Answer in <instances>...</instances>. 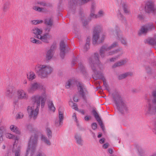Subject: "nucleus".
<instances>
[{
	"mask_svg": "<svg viewBox=\"0 0 156 156\" xmlns=\"http://www.w3.org/2000/svg\"><path fill=\"white\" fill-rule=\"evenodd\" d=\"M39 89H41L42 91L41 94L34 95L31 97V100L33 103L28 106L27 108L29 117L34 120L37 117L40 104L42 108L44 106L47 99L45 88L41 84L34 82L31 83L27 89V91L29 93H33Z\"/></svg>",
	"mask_w": 156,
	"mask_h": 156,
	"instance_id": "f257e3e1",
	"label": "nucleus"
},
{
	"mask_svg": "<svg viewBox=\"0 0 156 156\" xmlns=\"http://www.w3.org/2000/svg\"><path fill=\"white\" fill-rule=\"evenodd\" d=\"M99 56L98 53H94L88 58V62L90 68L93 73V78L95 80L102 79L103 82V85L105 89L108 90V86L106 80L103 77L101 70L103 66L99 60Z\"/></svg>",
	"mask_w": 156,
	"mask_h": 156,
	"instance_id": "f03ea898",
	"label": "nucleus"
},
{
	"mask_svg": "<svg viewBox=\"0 0 156 156\" xmlns=\"http://www.w3.org/2000/svg\"><path fill=\"white\" fill-rule=\"evenodd\" d=\"M147 101L145 110V115L147 116L154 115L156 113V90L153 91L150 95V98L145 97Z\"/></svg>",
	"mask_w": 156,
	"mask_h": 156,
	"instance_id": "7ed1b4c3",
	"label": "nucleus"
},
{
	"mask_svg": "<svg viewBox=\"0 0 156 156\" xmlns=\"http://www.w3.org/2000/svg\"><path fill=\"white\" fill-rule=\"evenodd\" d=\"M27 129L31 132V136L28 142V151L31 154L38 144V139L40 134L39 131L33 127L32 124H28L27 125Z\"/></svg>",
	"mask_w": 156,
	"mask_h": 156,
	"instance_id": "20e7f679",
	"label": "nucleus"
},
{
	"mask_svg": "<svg viewBox=\"0 0 156 156\" xmlns=\"http://www.w3.org/2000/svg\"><path fill=\"white\" fill-rule=\"evenodd\" d=\"M118 45L117 42H114L110 45L105 44L102 46L99 51V54L101 57L103 58L106 56L112 55L119 52L122 54L123 52L121 48H119L117 49L106 52L116 47Z\"/></svg>",
	"mask_w": 156,
	"mask_h": 156,
	"instance_id": "39448f33",
	"label": "nucleus"
},
{
	"mask_svg": "<svg viewBox=\"0 0 156 156\" xmlns=\"http://www.w3.org/2000/svg\"><path fill=\"white\" fill-rule=\"evenodd\" d=\"M114 103L115 104L118 111L122 114L127 113L129 108L124 101L120 93L118 91H115L112 94Z\"/></svg>",
	"mask_w": 156,
	"mask_h": 156,
	"instance_id": "423d86ee",
	"label": "nucleus"
},
{
	"mask_svg": "<svg viewBox=\"0 0 156 156\" xmlns=\"http://www.w3.org/2000/svg\"><path fill=\"white\" fill-rule=\"evenodd\" d=\"M77 81L74 78L69 79L67 82L66 87V88H69L73 86L75 84H77V86L78 92L80 95L84 99L86 98V95L88 94L87 91L85 87L83 84L80 82L77 83Z\"/></svg>",
	"mask_w": 156,
	"mask_h": 156,
	"instance_id": "0eeeda50",
	"label": "nucleus"
},
{
	"mask_svg": "<svg viewBox=\"0 0 156 156\" xmlns=\"http://www.w3.org/2000/svg\"><path fill=\"white\" fill-rule=\"evenodd\" d=\"M34 70L36 73L42 78L47 77L53 71L51 67L45 65H37L35 67Z\"/></svg>",
	"mask_w": 156,
	"mask_h": 156,
	"instance_id": "6e6552de",
	"label": "nucleus"
},
{
	"mask_svg": "<svg viewBox=\"0 0 156 156\" xmlns=\"http://www.w3.org/2000/svg\"><path fill=\"white\" fill-rule=\"evenodd\" d=\"M155 26L154 24L150 22L142 26L138 33V35L146 34L148 32H151L154 30Z\"/></svg>",
	"mask_w": 156,
	"mask_h": 156,
	"instance_id": "1a4fd4ad",
	"label": "nucleus"
},
{
	"mask_svg": "<svg viewBox=\"0 0 156 156\" xmlns=\"http://www.w3.org/2000/svg\"><path fill=\"white\" fill-rule=\"evenodd\" d=\"M144 11L148 14H154L155 13L156 8L155 2L152 0H149L146 2L144 5Z\"/></svg>",
	"mask_w": 156,
	"mask_h": 156,
	"instance_id": "9d476101",
	"label": "nucleus"
},
{
	"mask_svg": "<svg viewBox=\"0 0 156 156\" xmlns=\"http://www.w3.org/2000/svg\"><path fill=\"white\" fill-rule=\"evenodd\" d=\"M58 118L56 119L55 121V124L57 127H60L63 123L64 119V109L60 108L58 109Z\"/></svg>",
	"mask_w": 156,
	"mask_h": 156,
	"instance_id": "9b49d317",
	"label": "nucleus"
},
{
	"mask_svg": "<svg viewBox=\"0 0 156 156\" xmlns=\"http://www.w3.org/2000/svg\"><path fill=\"white\" fill-rule=\"evenodd\" d=\"M115 0L118 4L122 7L124 14L126 15H129L130 14V12L128 5L124 0Z\"/></svg>",
	"mask_w": 156,
	"mask_h": 156,
	"instance_id": "f8f14e48",
	"label": "nucleus"
},
{
	"mask_svg": "<svg viewBox=\"0 0 156 156\" xmlns=\"http://www.w3.org/2000/svg\"><path fill=\"white\" fill-rule=\"evenodd\" d=\"M15 92V87L12 85H9L7 88L5 95L9 98H12L14 96Z\"/></svg>",
	"mask_w": 156,
	"mask_h": 156,
	"instance_id": "ddd939ff",
	"label": "nucleus"
},
{
	"mask_svg": "<svg viewBox=\"0 0 156 156\" xmlns=\"http://www.w3.org/2000/svg\"><path fill=\"white\" fill-rule=\"evenodd\" d=\"M60 55L61 57L63 58L66 52L69 50V48L65 43L62 41L60 44Z\"/></svg>",
	"mask_w": 156,
	"mask_h": 156,
	"instance_id": "4468645a",
	"label": "nucleus"
},
{
	"mask_svg": "<svg viewBox=\"0 0 156 156\" xmlns=\"http://www.w3.org/2000/svg\"><path fill=\"white\" fill-rule=\"evenodd\" d=\"M17 98L19 100H26L28 99V95L23 89L18 90L17 91Z\"/></svg>",
	"mask_w": 156,
	"mask_h": 156,
	"instance_id": "2eb2a0df",
	"label": "nucleus"
},
{
	"mask_svg": "<svg viewBox=\"0 0 156 156\" xmlns=\"http://www.w3.org/2000/svg\"><path fill=\"white\" fill-rule=\"evenodd\" d=\"M55 48V45H52L51 46L50 49L47 51L46 54V58L47 60H50L53 57Z\"/></svg>",
	"mask_w": 156,
	"mask_h": 156,
	"instance_id": "dca6fc26",
	"label": "nucleus"
},
{
	"mask_svg": "<svg viewBox=\"0 0 156 156\" xmlns=\"http://www.w3.org/2000/svg\"><path fill=\"white\" fill-rule=\"evenodd\" d=\"M51 38V36L48 33H45L42 35H41L37 37V38L41 40L43 42L48 43L49 40Z\"/></svg>",
	"mask_w": 156,
	"mask_h": 156,
	"instance_id": "f3484780",
	"label": "nucleus"
},
{
	"mask_svg": "<svg viewBox=\"0 0 156 156\" xmlns=\"http://www.w3.org/2000/svg\"><path fill=\"white\" fill-rule=\"evenodd\" d=\"M128 61V59L127 58H124L115 63L112 67L113 68H115L122 66L125 65Z\"/></svg>",
	"mask_w": 156,
	"mask_h": 156,
	"instance_id": "a211bd4d",
	"label": "nucleus"
},
{
	"mask_svg": "<svg viewBox=\"0 0 156 156\" xmlns=\"http://www.w3.org/2000/svg\"><path fill=\"white\" fill-rule=\"evenodd\" d=\"M156 65L155 62H152L150 66H148L146 67L145 69L147 74L149 75L152 74L154 71V66Z\"/></svg>",
	"mask_w": 156,
	"mask_h": 156,
	"instance_id": "6ab92c4d",
	"label": "nucleus"
},
{
	"mask_svg": "<svg viewBox=\"0 0 156 156\" xmlns=\"http://www.w3.org/2000/svg\"><path fill=\"white\" fill-rule=\"evenodd\" d=\"M76 5L77 2L76 0H70L69 2V12L70 13H74Z\"/></svg>",
	"mask_w": 156,
	"mask_h": 156,
	"instance_id": "aec40b11",
	"label": "nucleus"
},
{
	"mask_svg": "<svg viewBox=\"0 0 156 156\" xmlns=\"http://www.w3.org/2000/svg\"><path fill=\"white\" fill-rule=\"evenodd\" d=\"M31 33L34 35L35 37L37 38V37L41 35L42 33V30L39 29L37 27L33 28L31 31Z\"/></svg>",
	"mask_w": 156,
	"mask_h": 156,
	"instance_id": "412c9836",
	"label": "nucleus"
},
{
	"mask_svg": "<svg viewBox=\"0 0 156 156\" xmlns=\"http://www.w3.org/2000/svg\"><path fill=\"white\" fill-rule=\"evenodd\" d=\"M92 113L95 118L97 121L98 122V123L103 130L104 129V126L101 120L100 117L99 116L98 113L94 110L92 111Z\"/></svg>",
	"mask_w": 156,
	"mask_h": 156,
	"instance_id": "4be33fe9",
	"label": "nucleus"
},
{
	"mask_svg": "<svg viewBox=\"0 0 156 156\" xmlns=\"http://www.w3.org/2000/svg\"><path fill=\"white\" fill-rule=\"evenodd\" d=\"M5 136L7 138H9V139H12L15 140V142L14 144H13V150H17V149H15V147H17V142H18V138L16 136L12 135V134L9 133H6V134Z\"/></svg>",
	"mask_w": 156,
	"mask_h": 156,
	"instance_id": "5701e85b",
	"label": "nucleus"
},
{
	"mask_svg": "<svg viewBox=\"0 0 156 156\" xmlns=\"http://www.w3.org/2000/svg\"><path fill=\"white\" fill-rule=\"evenodd\" d=\"M10 2L9 0H7L5 2L2 8L3 13L5 14L8 11L10 8Z\"/></svg>",
	"mask_w": 156,
	"mask_h": 156,
	"instance_id": "b1692460",
	"label": "nucleus"
},
{
	"mask_svg": "<svg viewBox=\"0 0 156 156\" xmlns=\"http://www.w3.org/2000/svg\"><path fill=\"white\" fill-rule=\"evenodd\" d=\"M144 42L151 45H154L156 44V37L154 36L152 37L149 38L145 39Z\"/></svg>",
	"mask_w": 156,
	"mask_h": 156,
	"instance_id": "393cba45",
	"label": "nucleus"
},
{
	"mask_svg": "<svg viewBox=\"0 0 156 156\" xmlns=\"http://www.w3.org/2000/svg\"><path fill=\"white\" fill-rule=\"evenodd\" d=\"M119 28L116 27V28H110L108 29L109 33L111 35L115 36L116 37H119L118 31Z\"/></svg>",
	"mask_w": 156,
	"mask_h": 156,
	"instance_id": "a878e982",
	"label": "nucleus"
},
{
	"mask_svg": "<svg viewBox=\"0 0 156 156\" xmlns=\"http://www.w3.org/2000/svg\"><path fill=\"white\" fill-rule=\"evenodd\" d=\"M76 142L79 145L82 146L83 144V141L81 135L80 134L76 133V134L75 136Z\"/></svg>",
	"mask_w": 156,
	"mask_h": 156,
	"instance_id": "bb28decb",
	"label": "nucleus"
},
{
	"mask_svg": "<svg viewBox=\"0 0 156 156\" xmlns=\"http://www.w3.org/2000/svg\"><path fill=\"white\" fill-rule=\"evenodd\" d=\"M99 37V34L93 32L92 37L93 43L94 44H98V40Z\"/></svg>",
	"mask_w": 156,
	"mask_h": 156,
	"instance_id": "cd10ccee",
	"label": "nucleus"
},
{
	"mask_svg": "<svg viewBox=\"0 0 156 156\" xmlns=\"http://www.w3.org/2000/svg\"><path fill=\"white\" fill-rule=\"evenodd\" d=\"M5 132V127L3 126H0V143L2 142L3 140V134Z\"/></svg>",
	"mask_w": 156,
	"mask_h": 156,
	"instance_id": "c85d7f7f",
	"label": "nucleus"
},
{
	"mask_svg": "<svg viewBox=\"0 0 156 156\" xmlns=\"http://www.w3.org/2000/svg\"><path fill=\"white\" fill-rule=\"evenodd\" d=\"M73 119H74V121L76 122V124L77 127L81 130H84L85 129L80 124L77 119L76 114L75 113H73L72 116Z\"/></svg>",
	"mask_w": 156,
	"mask_h": 156,
	"instance_id": "c756f323",
	"label": "nucleus"
},
{
	"mask_svg": "<svg viewBox=\"0 0 156 156\" xmlns=\"http://www.w3.org/2000/svg\"><path fill=\"white\" fill-rule=\"evenodd\" d=\"M10 130L13 132L17 134H20V131L16 126L13 125H11L10 126Z\"/></svg>",
	"mask_w": 156,
	"mask_h": 156,
	"instance_id": "7c9ffc66",
	"label": "nucleus"
},
{
	"mask_svg": "<svg viewBox=\"0 0 156 156\" xmlns=\"http://www.w3.org/2000/svg\"><path fill=\"white\" fill-rule=\"evenodd\" d=\"M41 141L44 142L46 144L48 145H50L51 144L50 141L48 139L47 137L45 135L41 134Z\"/></svg>",
	"mask_w": 156,
	"mask_h": 156,
	"instance_id": "2f4dec72",
	"label": "nucleus"
},
{
	"mask_svg": "<svg viewBox=\"0 0 156 156\" xmlns=\"http://www.w3.org/2000/svg\"><path fill=\"white\" fill-rule=\"evenodd\" d=\"M27 79L30 81H31L36 78V75L34 72L31 71L27 74Z\"/></svg>",
	"mask_w": 156,
	"mask_h": 156,
	"instance_id": "473e14b6",
	"label": "nucleus"
},
{
	"mask_svg": "<svg viewBox=\"0 0 156 156\" xmlns=\"http://www.w3.org/2000/svg\"><path fill=\"white\" fill-rule=\"evenodd\" d=\"M133 73L131 72H127L124 73H122L120 75L118 76V78L119 80H122L128 76H131Z\"/></svg>",
	"mask_w": 156,
	"mask_h": 156,
	"instance_id": "72a5a7b5",
	"label": "nucleus"
},
{
	"mask_svg": "<svg viewBox=\"0 0 156 156\" xmlns=\"http://www.w3.org/2000/svg\"><path fill=\"white\" fill-rule=\"evenodd\" d=\"M90 37H87V40L86 44L84 46L83 50L84 51H86L89 48L90 42Z\"/></svg>",
	"mask_w": 156,
	"mask_h": 156,
	"instance_id": "f704fd0d",
	"label": "nucleus"
},
{
	"mask_svg": "<svg viewBox=\"0 0 156 156\" xmlns=\"http://www.w3.org/2000/svg\"><path fill=\"white\" fill-rule=\"evenodd\" d=\"M48 106L49 109L54 112L55 111V107L52 101H49L48 103Z\"/></svg>",
	"mask_w": 156,
	"mask_h": 156,
	"instance_id": "c9c22d12",
	"label": "nucleus"
},
{
	"mask_svg": "<svg viewBox=\"0 0 156 156\" xmlns=\"http://www.w3.org/2000/svg\"><path fill=\"white\" fill-rule=\"evenodd\" d=\"M102 30V27L100 25H96L94 27L93 32L99 34Z\"/></svg>",
	"mask_w": 156,
	"mask_h": 156,
	"instance_id": "e433bc0d",
	"label": "nucleus"
},
{
	"mask_svg": "<svg viewBox=\"0 0 156 156\" xmlns=\"http://www.w3.org/2000/svg\"><path fill=\"white\" fill-rule=\"evenodd\" d=\"M45 23L47 26H52L53 23V20L51 18H47L45 20Z\"/></svg>",
	"mask_w": 156,
	"mask_h": 156,
	"instance_id": "4c0bfd02",
	"label": "nucleus"
},
{
	"mask_svg": "<svg viewBox=\"0 0 156 156\" xmlns=\"http://www.w3.org/2000/svg\"><path fill=\"white\" fill-rule=\"evenodd\" d=\"M105 15L104 10L102 9L100 10L97 14V18L103 17Z\"/></svg>",
	"mask_w": 156,
	"mask_h": 156,
	"instance_id": "58836bf2",
	"label": "nucleus"
},
{
	"mask_svg": "<svg viewBox=\"0 0 156 156\" xmlns=\"http://www.w3.org/2000/svg\"><path fill=\"white\" fill-rule=\"evenodd\" d=\"M30 42L32 43L37 44H40L41 43V42L40 41L37 40L32 37L30 38Z\"/></svg>",
	"mask_w": 156,
	"mask_h": 156,
	"instance_id": "ea45409f",
	"label": "nucleus"
},
{
	"mask_svg": "<svg viewBox=\"0 0 156 156\" xmlns=\"http://www.w3.org/2000/svg\"><path fill=\"white\" fill-rule=\"evenodd\" d=\"M43 22L42 20H31L30 21L31 23L33 25H36L38 24H41Z\"/></svg>",
	"mask_w": 156,
	"mask_h": 156,
	"instance_id": "a19ab883",
	"label": "nucleus"
},
{
	"mask_svg": "<svg viewBox=\"0 0 156 156\" xmlns=\"http://www.w3.org/2000/svg\"><path fill=\"white\" fill-rule=\"evenodd\" d=\"M96 6V3L94 2H92L91 5L90 11L95 12Z\"/></svg>",
	"mask_w": 156,
	"mask_h": 156,
	"instance_id": "79ce46f5",
	"label": "nucleus"
},
{
	"mask_svg": "<svg viewBox=\"0 0 156 156\" xmlns=\"http://www.w3.org/2000/svg\"><path fill=\"white\" fill-rule=\"evenodd\" d=\"M13 152L14 153L15 156H20V148L19 146H18L17 150H13Z\"/></svg>",
	"mask_w": 156,
	"mask_h": 156,
	"instance_id": "37998d69",
	"label": "nucleus"
},
{
	"mask_svg": "<svg viewBox=\"0 0 156 156\" xmlns=\"http://www.w3.org/2000/svg\"><path fill=\"white\" fill-rule=\"evenodd\" d=\"M46 133L49 139L51 138L52 137V132L51 130L48 128L46 129Z\"/></svg>",
	"mask_w": 156,
	"mask_h": 156,
	"instance_id": "c03bdc74",
	"label": "nucleus"
},
{
	"mask_svg": "<svg viewBox=\"0 0 156 156\" xmlns=\"http://www.w3.org/2000/svg\"><path fill=\"white\" fill-rule=\"evenodd\" d=\"M36 147H35V149H34V151H33L34 152L31 153V154H30L29 152V151H28V147L27 148V151H26L27 155H26V156H34V154H35V152L36 151Z\"/></svg>",
	"mask_w": 156,
	"mask_h": 156,
	"instance_id": "a18cd8bd",
	"label": "nucleus"
},
{
	"mask_svg": "<svg viewBox=\"0 0 156 156\" xmlns=\"http://www.w3.org/2000/svg\"><path fill=\"white\" fill-rule=\"evenodd\" d=\"M122 55V54H121V53H120V54L119 55L115 56V57L112 58L110 59V61L111 62H115L116 60V59L118 58H119Z\"/></svg>",
	"mask_w": 156,
	"mask_h": 156,
	"instance_id": "49530a36",
	"label": "nucleus"
},
{
	"mask_svg": "<svg viewBox=\"0 0 156 156\" xmlns=\"http://www.w3.org/2000/svg\"><path fill=\"white\" fill-rule=\"evenodd\" d=\"M79 68L80 69V71L82 72V73H84L85 71V67L83 64L81 63H80L79 65Z\"/></svg>",
	"mask_w": 156,
	"mask_h": 156,
	"instance_id": "de8ad7c7",
	"label": "nucleus"
},
{
	"mask_svg": "<svg viewBox=\"0 0 156 156\" xmlns=\"http://www.w3.org/2000/svg\"><path fill=\"white\" fill-rule=\"evenodd\" d=\"M34 156H47L43 152L41 151L37 152Z\"/></svg>",
	"mask_w": 156,
	"mask_h": 156,
	"instance_id": "09e8293b",
	"label": "nucleus"
},
{
	"mask_svg": "<svg viewBox=\"0 0 156 156\" xmlns=\"http://www.w3.org/2000/svg\"><path fill=\"white\" fill-rule=\"evenodd\" d=\"M90 17L92 18H97V14H95V12L90 11Z\"/></svg>",
	"mask_w": 156,
	"mask_h": 156,
	"instance_id": "8fccbe9b",
	"label": "nucleus"
},
{
	"mask_svg": "<svg viewBox=\"0 0 156 156\" xmlns=\"http://www.w3.org/2000/svg\"><path fill=\"white\" fill-rule=\"evenodd\" d=\"M33 9L39 12H41L42 11L43 9H44L42 8H40L36 6H34Z\"/></svg>",
	"mask_w": 156,
	"mask_h": 156,
	"instance_id": "3c124183",
	"label": "nucleus"
},
{
	"mask_svg": "<svg viewBox=\"0 0 156 156\" xmlns=\"http://www.w3.org/2000/svg\"><path fill=\"white\" fill-rule=\"evenodd\" d=\"M82 21L83 23V27H87V26L88 24V22L87 21L85 20L84 19H83L82 20Z\"/></svg>",
	"mask_w": 156,
	"mask_h": 156,
	"instance_id": "603ef678",
	"label": "nucleus"
},
{
	"mask_svg": "<svg viewBox=\"0 0 156 156\" xmlns=\"http://www.w3.org/2000/svg\"><path fill=\"white\" fill-rule=\"evenodd\" d=\"M121 43L125 45H127V41L126 39L124 38L121 37L120 39Z\"/></svg>",
	"mask_w": 156,
	"mask_h": 156,
	"instance_id": "864d4df0",
	"label": "nucleus"
},
{
	"mask_svg": "<svg viewBox=\"0 0 156 156\" xmlns=\"http://www.w3.org/2000/svg\"><path fill=\"white\" fill-rule=\"evenodd\" d=\"M105 37V35L104 34H102L101 36V37L100 38L98 42V44H99L102 42L104 40Z\"/></svg>",
	"mask_w": 156,
	"mask_h": 156,
	"instance_id": "5fc2aeb1",
	"label": "nucleus"
},
{
	"mask_svg": "<svg viewBox=\"0 0 156 156\" xmlns=\"http://www.w3.org/2000/svg\"><path fill=\"white\" fill-rule=\"evenodd\" d=\"M23 113L19 112L16 115V118L17 119H20L23 118Z\"/></svg>",
	"mask_w": 156,
	"mask_h": 156,
	"instance_id": "6e6d98bb",
	"label": "nucleus"
},
{
	"mask_svg": "<svg viewBox=\"0 0 156 156\" xmlns=\"http://www.w3.org/2000/svg\"><path fill=\"white\" fill-rule=\"evenodd\" d=\"M51 26H47V27L45 28V31L46 33H48L51 28Z\"/></svg>",
	"mask_w": 156,
	"mask_h": 156,
	"instance_id": "4d7b16f0",
	"label": "nucleus"
},
{
	"mask_svg": "<svg viewBox=\"0 0 156 156\" xmlns=\"http://www.w3.org/2000/svg\"><path fill=\"white\" fill-rule=\"evenodd\" d=\"M71 102L73 104V105L71 106L72 108L76 110H77L78 108L77 107V104L75 103H73L72 101Z\"/></svg>",
	"mask_w": 156,
	"mask_h": 156,
	"instance_id": "13d9d810",
	"label": "nucleus"
},
{
	"mask_svg": "<svg viewBox=\"0 0 156 156\" xmlns=\"http://www.w3.org/2000/svg\"><path fill=\"white\" fill-rule=\"evenodd\" d=\"M91 127L92 129L95 130L97 128V124L96 123L94 122L91 124Z\"/></svg>",
	"mask_w": 156,
	"mask_h": 156,
	"instance_id": "bf43d9fd",
	"label": "nucleus"
},
{
	"mask_svg": "<svg viewBox=\"0 0 156 156\" xmlns=\"http://www.w3.org/2000/svg\"><path fill=\"white\" fill-rule=\"evenodd\" d=\"M109 146V144L108 143H106L105 144H104L103 146V147L104 149H107L108 148Z\"/></svg>",
	"mask_w": 156,
	"mask_h": 156,
	"instance_id": "052dcab7",
	"label": "nucleus"
},
{
	"mask_svg": "<svg viewBox=\"0 0 156 156\" xmlns=\"http://www.w3.org/2000/svg\"><path fill=\"white\" fill-rule=\"evenodd\" d=\"M137 18L140 20H142L144 19V17L143 15L138 14L137 15Z\"/></svg>",
	"mask_w": 156,
	"mask_h": 156,
	"instance_id": "680f3d73",
	"label": "nucleus"
},
{
	"mask_svg": "<svg viewBox=\"0 0 156 156\" xmlns=\"http://www.w3.org/2000/svg\"><path fill=\"white\" fill-rule=\"evenodd\" d=\"M77 60H78L77 58H76L75 57L74 58H73V60L72 62V64L73 65H74L75 64H76V62L77 61Z\"/></svg>",
	"mask_w": 156,
	"mask_h": 156,
	"instance_id": "e2e57ef3",
	"label": "nucleus"
},
{
	"mask_svg": "<svg viewBox=\"0 0 156 156\" xmlns=\"http://www.w3.org/2000/svg\"><path fill=\"white\" fill-rule=\"evenodd\" d=\"M22 82L23 84L25 85L27 83V81L26 79H23L22 80Z\"/></svg>",
	"mask_w": 156,
	"mask_h": 156,
	"instance_id": "0e129e2a",
	"label": "nucleus"
},
{
	"mask_svg": "<svg viewBox=\"0 0 156 156\" xmlns=\"http://www.w3.org/2000/svg\"><path fill=\"white\" fill-rule=\"evenodd\" d=\"M131 91L133 93H136L138 92V90L136 88H132L131 90Z\"/></svg>",
	"mask_w": 156,
	"mask_h": 156,
	"instance_id": "69168bd1",
	"label": "nucleus"
},
{
	"mask_svg": "<svg viewBox=\"0 0 156 156\" xmlns=\"http://www.w3.org/2000/svg\"><path fill=\"white\" fill-rule=\"evenodd\" d=\"M105 139L104 138L101 139L99 140V142L100 144H102L105 142Z\"/></svg>",
	"mask_w": 156,
	"mask_h": 156,
	"instance_id": "338daca9",
	"label": "nucleus"
},
{
	"mask_svg": "<svg viewBox=\"0 0 156 156\" xmlns=\"http://www.w3.org/2000/svg\"><path fill=\"white\" fill-rule=\"evenodd\" d=\"M108 152L110 154H112L113 153V151L111 148H109L108 150Z\"/></svg>",
	"mask_w": 156,
	"mask_h": 156,
	"instance_id": "774afa93",
	"label": "nucleus"
}]
</instances>
